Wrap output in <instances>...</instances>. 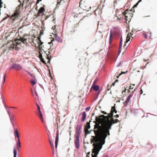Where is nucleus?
Returning a JSON list of instances; mask_svg holds the SVG:
<instances>
[{
	"mask_svg": "<svg viewBox=\"0 0 157 157\" xmlns=\"http://www.w3.org/2000/svg\"><path fill=\"white\" fill-rule=\"evenodd\" d=\"M100 121H98L94 125L95 130L94 132L95 136H92L94 139L96 140V141L98 143H99V141L100 140L101 136L103 137L104 139H105L108 135V126L106 125V122L102 126L100 125Z\"/></svg>",
	"mask_w": 157,
	"mask_h": 157,
	"instance_id": "nucleus-1",
	"label": "nucleus"
},
{
	"mask_svg": "<svg viewBox=\"0 0 157 157\" xmlns=\"http://www.w3.org/2000/svg\"><path fill=\"white\" fill-rule=\"evenodd\" d=\"M82 125H78L76 126L75 131V144L76 148L78 149L79 148V137L80 136L81 133Z\"/></svg>",
	"mask_w": 157,
	"mask_h": 157,
	"instance_id": "nucleus-2",
	"label": "nucleus"
},
{
	"mask_svg": "<svg viewBox=\"0 0 157 157\" xmlns=\"http://www.w3.org/2000/svg\"><path fill=\"white\" fill-rule=\"evenodd\" d=\"M27 38H25V36L23 37L20 36L19 39H15L14 42H13L10 46L9 48V50L16 48L17 44H20L21 42L24 44H26Z\"/></svg>",
	"mask_w": 157,
	"mask_h": 157,
	"instance_id": "nucleus-3",
	"label": "nucleus"
},
{
	"mask_svg": "<svg viewBox=\"0 0 157 157\" xmlns=\"http://www.w3.org/2000/svg\"><path fill=\"white\" fill-rule=\"evenodd\" d=\"M103 117L107 120V121L106 122V125L108 126V130L107 132H108V135H110L109 130L111 129V127L113 124L117 123L119 121V120L116 119L114 120L113 118L112 117L111 118V119L110 121L109 119V117L108 116H105L104 115H103Z\"/></svg>",
	"mask_w": 157,
	"mask_h": 157,
	"instance_id": "nucleus-4",
	"label": "nucleus"
},
{
	"mask_svg": "<svg viewBox=\"0 0 157 157\" xmlns=\"http://www.w3.org/2000/svg\"><path fill=\"white\" fill-rule=\"evenodd\" d=\"M95 141V144L93 145L94 147H98L99 151H100L102 148L103 145L105 143V140L103 137L101 136V140L99 141V143H98L96 142V139H94Z\"/></svg>",
	"mask_w": 157,
	"mask_h": 157,
	"instance_id": "nucleus-5",
	"label": "nucleus"
},
{
	"mask_svg": "<svg viewBox=\"0 0 157 157\" xmlns=\"http://www.w3.org/2000/svg\"><path fill=\"white\" fill-rule=\"evenodd\" d=\"M128 10H126L123 13V18L125 19L127 21L129 22L132 17L133 15L132 13H130ZM130 12H131L130 11Z\"/></svg>",
	"mask_w": 157,
	"mask_h": 157,
	"instance_id": "nucleus-6",
	"label": "nucleus"
},
{
	"mask_svg": "<svg viewBox=\"0 0 157 157\" xmlns=\"http://www.w3.org/2000/svg\"><path fill=\"white\" fill-rule=\"evenodd\" d=\"M19 10H17V9L14 12L13 14L12 15L10 18L11 20H13V21L15 20L17 18H18L20 16V13L18 12Z\"/></svg>",
	"mask_w": 157,
	"mask_h": 157,
	"instance_id": "nucleus-7",
	"label": "nucleus"
},
{
	"mask_svg": "<svg viewBox=\"0 0 157 157\" xmlns=\"http://www.w3.org/2000/svg\"><path fill=\"white\" fill-rule=\"evenodd\" d=\"M45 11V9L44 7H40L39 9L38 13L37 15H35V16H36V17L37 18L39 16L41 15V14L42 15H44V13H43Z\"/></svg>",
	"mask_w": 157,
	"mask_h": 157,
	"instance_id": "nucleus-8",
	"label": "nucleus"
},
{
	"mask_svg": "<svg viewBox=\"0 0 157 157\" xmlns=\"http://www.w3.org/2000/svg\"><path fill=\"white\" fill-rule=\"evenodd\" d=\"M123 15V13L121 11V10H118L116 11V16L118 20H120L121 16Z\"/></svg>",
	"mask_w": 157,
	"mask_h": 157,
	"instance_id": "nucleus-9",
	"label": "nucleus"
},
{
	"mask_svg": "<svg viewBox=\"0 0 157 157\" xmlns=\"http://www.w3.org/2000/svg\"><path fill=\"white\" fill-rule=\"evenodd\" d=\"M133 35V34H132V33H129L127 34L126 40V41L124 42L125 44L124 45V48H126L125 43H127L128 41H130V37H131L132 38H133V36H132Z\"/></svg>",
	"mask_w": 157,
	"mask_h": 157,
	"instance_id": "nucleus-10",
	"label": "nucleus"
},
{
	"mask_svg": "<svg viewBox=\"0 0 157 157\" xmlns=\"http://www.w3.org/2000/svg\"><path fill=\"white\" fill-rule=\"evenodd\" d=\"M53 41H54V39H53L52 40H51V42H49L48 43V44H50V47L48 49V52L49 54H51L52 53V51L54 49L52 43V42Z\"/></svg>",
	"mask_w": 157,
	"mask_h": 157,
	"instance_id": "nucleus-11",
	"label": "nucleus"
},
{
	"mask_svg": "<svg viewBox=\"0 0 157 157\" xmlns=\"http://www.w3.org/2000/svg\"><path fill=\"white\" fill-rule=\"evenodd\" d=\"M10 68L15 69L16 70H20L21 69V66L19 64H13L11 67Z\"/></svg>",
	"mask_w": 157,
	"mask_h": 157,
	"instance_id": "nucleus-12",
	"label": "nucleus"
},
{
	"mask_svg": "<svg viewBox=\"0 0 157 157\" xmlns=\"http://www.w3.org/2000/svg\"><path fill=\"white\" fill-rule=\"evenodd\" d=\"M95 149L93 151V153H94V154L93 155V154H91L92 157H97V155L98 154L100 151H99L98 149V147H94Z\"/></svg>",
	"mask_w": 157,
	"mask_h": 157,
	"instance_id": "nucleus-13",
	"label": "nucleus"
},
{
	"mask_svg": "<svg viewBox=\"0 0 157 157\" xmlns=\"http://www.w3.org/2000/svg\"><path fill=\"white\" fill-rule=\"evenodd\" d=\"M132 96V94H130L127 97L126 101L124 102V105H125L127 104V103H128L129 102L131 98V97Z\"/></svg>",
	"mask_w": 157,
	"mask_h": 157,
	"instance_id": "nucleus-14",
	"label": "nucleus"
},
{
	"mask_svg": "<svg viewBox=\"0 0 157 157\" xmlns=\"http://www.w3.org/2000/svg\"><path fill=\"white\" fill-rule=\"evenodd\" d=\"M82 117L81 119V121L82 122L84 121L86 118V114L85 111L83 112L82 113Z\"/></svg>",
	"mask_w": 157,
	"mask_h": 157,
	"instance_id": "nucleus-15",
	"label": "nucleus"
},
{
	"mask_svg": "<svg viewBox=\"0 0 157 157\" xmlns=\"http://www.w3.org/2000/svg\"><path fill=\"white\" fill-rule=\"evenodd\" d=\"M122 37L121 38L120 42V44H119V48L118 49V53L119 54L121 52V48L122 47Z\"/></svg>",
	"mask_w": 157,
	"mask_h": 157,
	"instance_id": "nucleus-16",
	"label": "nucleus"
},
{
	"mask_svg": "<svg viewBox=\"0 0 157 157\" xmlns=\"http://www.w3.org/2000/svg\"><path fill=\"white\" fill-rule=\"evenodd\" d=\"M111 116H110V117H112L113 116V113L114 112L115 113H117V111L116 110V109L114 107H112L111 109Z\"/></svg>",
	"mask_w": 157,
	"mask_h": 157,
	"instance_id": "nucleus-17",
	"label": "nucleus"
},
{
	"mask_svg": "<svg viewBox=\"0 0 157 157\" xmlns=\"http://www.w3.org/2000/svg\"><path fill=\"white\" fill-rule=\"evenodd\" d=\"M91 121H90L89 122H87L86 125L85 126L84 129H89L90 128V122H91Z\"/></svg>",
	"mask_w": 157,
	"mask_h": 157,
	"instance_id": "nucleus-18",
	"label": "nucleus"
},
{
	"mask_svg": "<svg viewBox=\"0 0 157 157\" xmlns=\"http://www.w3.org/2000/svg\"><path fill=\"white\" fill-rule=\"evenodd\" d=\"M14 135L15 138H19L18 131L17 129H16L14 131Z\"/></svg>",
	"mask_w": 157,
	"mask_h": 157,
	"instance_id": "nucleus-19",
	"label": "nucleus"
},
{
	"mask_svg": "<svg viewBox=\"0 0 157 157\" xmlns=\"http://www.w3.org/2000/svg\"><path fill=\"white\" fill-rule=\"evenodd\" d=\"M37 41L38 44V46L39 47V48H42V47L41 46L43 44V42H41V40L39 39H37Z\"/></svg>",
	"mask_w": 157,
	"mask_h": 157,
	"instance_id": "nucleus-20",
	"label": "nucleus"
},
{
	"mask_svg": "<svg viewBox=\"0 0 157 157\" xmlns=\"http://www.w3.org/2000/svg\"><path fill=\"white\" fill-rule=\"evenodd\" d=\"M128 72V71H121L120 74L119 75L117 74V75L116 77L117 78H119V76L122 75H124L126 73H127Z\"/></svg>",
	"mask_w": 157,
	"mask_h": 157,
	"instance_id": "nucleus-21",
	"label": "nucleus"
},
{
	"mask_svg": "<svg viewBox=\"0 0 157 157\" xmlns=\"http://www.w3.org/2000/svg\"><path fill=\"white\" fill-rule=\"evenodd\" d=\"M89 129H84V132L85 133V137H86V136L87 134H90L91 131L90 130V131L88 130Z\"/></svg>",
	"mask_w": 157,
	"mask_h": 157,
	"instance_id": "nucleus-22",
	"label": "nucleus"
},
{
	"mask_svg": "<svg viewBox=\"0 0 157 157\" xmlns=\"http://www.w3.org/2000/svg\"><path fill=\"white\" fill-rule=\"evenodd\" d=\"M113 37L112 36V33L111 32L110 33V37L109 38V44H111L112 43V41L113 40Z\"/></svg>",
	"mask_w": 157,
	"mask_h": 157,
	"instance_id": "nucleus-23",
	"label": "nucleus"
},
{
	"mask_svg": "<svg viewBox=\"0 0 157 157\" xmlns=\"http://www.w3.org/2000/svg\"><path fill=\"white\" fill-rule=\"evenodd\" d=\"M35 80H36V79H31L30 81V82L33 86L36 83V81Z\"/></svg>",
	"mask_w": 157,
	"mask_h": 157,
	"instance_id": "nucleus-24",
	"label": "nucleus"
},
{
	"mask_svg": "<svg viewBox=\"0 0 157 157\" xmlns=\"http://www.w3.org/2000/svg\"><path fill=\"white\" fill-rule=\"evenodd\" d=\"M93 87L94 90L96 91H98L99 89V86L98 85L94 86Z\"/></svg>",
	"mask_w": 157,
	"mask_h": 157,
	"instance_id": "nucleus-25",
	"label": "nucleus"
},
{
	"mask_svg": "<svg viewBox=\"0 0 157 157\" xmlns=\"http://www.w3.org/2000/svg\"><path fill=\"white\" fill-rule=\"evenodd\" d=\"M6 79H0V85H3Z\"/></svg>",
	"mask_w": 157,
	"mask_h": 157,
	"instance_id": "nucleus-26",
	"label": "nucleus"
},
{
	"mask_svg": "<svg viewBox=\"0 0 157 157\" xmlns=\"http://www.w3.org/2000/svg\"><path fill=\"white\" fill-rule=\"evenodd\" d=\"M17 155V151L15 147L13 149V157H16Z\"/></svg>",
	"mask_w": 157,
	"mask_h": 157,
	"instance_id": "nucleus-27",
	"label": "nucleus"
},
{
	"mask_svg": "<svg viewBox=\"0 0 157 157\" xmlns=\"http://www.w3.org/2000/svg\"><path fill=\"white\" fill-rule=\"evenodd\" d=\"M59 140V135H56L55 143H58Z\"/></svg>",
	"mask_w": 157,
	"mask_h": 157,
	"instance_id": "nucleus-28",
	"label": "nucleus"
},
{
	"mask_svg": "<svg viewBox=\"0 0 157 157\" xmlns=\"http://www.w3.org/2000/svg\"><path fill=\"white\" fill-rule=\"evenodd\" d=\"M49 142H50L51 147L52 149H53L54 148V146L52 142H51L50 140H49Z\"/></svg>",
	"mask_w": 157,
	"mask_h": 157,
	"instance_id": "nucleus-29",
	"label": "nucleus"
},
{
	"mask_svg": "<svg viewBox=\"0 0 157 157\" xmlns=\"http://www.w3.org/2000/svg\"><path fill=\"white\" fill-rule=\"evenodd\" d=\"M16 145L18 150H19V148L21 147V143H16Z\"/></svg>",
	"mask_w": 157,
	"mask_h": 157,
	"instance_id": "nucleus-30",
	"label": "nucleus"
},
{
	"mask_svg": "<svg viewBox=\"0 0 157 157\" xmlns=\"http://www.w3.org/2000/svg\"><path fill=\"white\" fill-rule=\"evenodd\" d=\"M38 113L39 117H42V116H43V115L40 110H38Z\"/></svg>",
	"mask_w": 157,
	"mask_h": 157,
	"instance_id": "nucleus-31",
	"label": "nucleus"
},
{
	"mask_svg": "<svg viewBox=\"0 0 157 157\" xmlns=\"http://www.w3.org/2000/svg\"><path fill=\"white\" fill-rule=\"evenodd\" d=\"M102 113H104L105 114H108L107 116H108L109 117V118H110V116H111V114L110 113H107L103 111Z\"/></svg>",
	"mask_w": 157,
	"mask_h": 157,
	"instance_id": "nucleus-32",
	"label": "nucleus"
},
{
	"mask_svg": "<svg viewBox=\"0 0 157 157\" xmlns=\"http://www.w3.org/2000/svg\"><path fill=\"white\" fill-rule=\"evenodd\" d=\"M9 116V117H10V121L11 122V123L13 124V123H12V121H13V118L12 117L11 115H10V116Z\"/></svg>",
	"mask_w": 157,
	"mask_h": 157,
	"instance_id": "nucleus-33",
	"label": "nucleus"
},
{
	"mask_svg": "<svg viewBox=\"0 0 157 157\" xmlns=\"http://www.w3.org/2000/svg\"><path fill=\"white\" fill-rule=\"evenodd\" d=\"M143 35L145 38L147 39V36L145 33H143Z\"/></svg>",
	"mask_w": 157,
	"mask_h": 157,
	"instance_id": "nucleus-34",
	"label": "nucleus"
},
{
	"mask_svg": "<svg viewBox=\"0 0 157 157\" xmlns=\"http://www.w3.org/2000/svg\"><path fill=\"white\" fill-rule=\"evenodd\" d=\"M111 87H112V86H110L109 85H108L107 86V89H108V90H110Z\"/></svg>",
	"mask_w": 157,
	"mask_h": 157,
	"instance_id": "nucleus-35",
	"label": "nucleus"
},
{
	"mask_svg": "<svg viewBox=\"0 0 157 157\" xmlns=\"http://www.w3.org/2000/svg\"><path fill=\"white\" fill-rule=\"evenodd\" d=\"M40 60L41 61V62L42 63H44V64H46V62L44 60V59L43 58H42L40 59Z\"/></svg>",
	"mask_w": 157,
	"mask_h": 157,
	"instance_id": "nucleus-36",
	"label": "nucleus"
},
{
	"mask_svg": "<svg viewBox=\"0 0 157 157\" xmlns=\"http://www.w3.org/2000/svg\"><path fill=\"white\" fill-rule=\"evenodd\" d=\"M90 107H87L86 108L85 110L86 111H88L90 110Z\"/></svg>",
	"mask_w": 157,
	"mask_h": 157,
	"instance_id": "nucleus-37",
	"label": "nucleus"
},
{
	"mask_svg": "<svg viewBox=\"0 0 157 157\" xmlns=\"http://www.w3.org/2000/svg\"><path fill=\"white\" fill-rule=\"evenodd\" d=\"M98 79H95V80L94 81L92 86H93L95 83L97 82L98 81Z\"/></svg>",
	"mask_w": 157,
	"mask_h": 157,
	"instance_id": "nucleus-38",
	"label": "nucleus"
},
{
	"mask_svg": "<svg viewBox=\"0 0 157 157\" xmlns=\"http://www.w3.org/2000/svg\"><path fill=\"white\" fill-rule=\"evenodd\" d=\"M6 111L8 113L9 116H10V110L8 109H6Z\"/></svg>",
	"mask_w": 157,
	"mask_h": 157,
	"instance_id": "nucleus-39",
	"label": "nucleus"
},
{
	"mask_svg": "<svg viewBox=\"0 0 157 157\" xmlns=\"http://www.w3.org/2000/svg\"><path fill=\"white\" fill-rule=\"evenodd\" d=\"M89 7H90H90L89 6H88L87 7V6H86V7L85 8H84V9H85L86 10H88L89 9Z\"/></svg>",
	"mask_w": 157,
	"mask_h": 157,
	"instance_id": "nucleus-40",
	"label": "nucleus"
},
{
	"mask_svg": "<svg viewBox=\"0 0 157 157\" xmlns=\"http://www.w3.org/2000/svg\"><path fill=\"white\" fill-rule=\"evenodd\" d=\"M142 0H139V1L137 2V3L133 7H136L137 5L138 4V3L140 2H141Z\"/></svg>",
	"mask_w": 157,
	"mask_h": 157,
	"instance_id": "nucleus-41",
	"label": "nucleus"
},
{
	"mask_svg": "<svg viewBox=\"0 0 157 157\" xmlns=\"http://www.w3.org/2000/svg\"><path fill=\"white\" fill-rule=\"evenodd\" d=\"M39 57L40 59H41L42 58H43L42 54L40 53V54L39 55Z\"/></svg>",
	"mask_w": 157,
	"mask_h": 157,
	"instance_id": "nucleus-42",
	"label": "nucleus"
},
{
	"mask_svg": "<svg viewBox=\"0 0 157 157\" xmlns=\"http://www.w3.org/2000/svg\"><path fill=\"white\" fill-rule=\"evenodd\" d=\"M36 105L37 107V108H38V110H40V107L39 106V105L37 104H36Z\"/></svg>",
	"mask_w": 157,
	"mask_h": 157,
	"instance_id": "nucleus-43",
	"label": "nucleus"
},
{
	"mask_svg": "<svg viewBox=\"0 0 157 157\" xmlns=\"http://www.w3.org/2000/svg\"><path fill=\"white\" fill-rule=\"evenodd\" d=\"M92 138H93V139H91V141H90V143L91 144H92L93 143V142L94 141L95 142V141H94V138L92 137Z\"/></svg>",
	"mask_w": 157,
	"mask_h": 157,
	"instance_id": "nucleus-44",
	"label": "nucleus"
},
{
	"mask_svg": "<svg viewBox=\"0 0 157 157\" xmlns=\"http://www.w3.org/2000/svg\"><path fill=\"white\" fill-rule=\"evenodd\" d=\"M51 15H48V16H46V17L45 18H44V20H47V19Z\"/></svg>",
	"mask_w": 157,
	"mask_h": 157,
	"instance_id": "nucleus-45",
	"label": "nucleus"
},
{
	"mask_svg": "<svg viewBox=\"0 0 157 157\" xmlns=\"http://www.w3.org/2000/svg\"><path fill=\"white\" fill-rule=\"evenodd\" d=\"M56 28V25H54V26L52 27V29L53 30H54Z\"/></svg>",
	"mask_w": 157,
	"mask_h": 157,
	"instance_id": "nucleus-46",
	"label": "nucleus"
},
{
	"mask_svg": "<svg viewBox=\"0 0 157 157\" xmlns=\"http://www.w3.org/2000/svg\"><path fill=\"white\" fill-rule=\"evenodd\" d=\"M21 143L20 140L19 138H17V143Z\"/></svg>",
	"mask_w": 157,
	"mask_h": 157,
	"instance_id": "nucleus-47",
	"label": "nucleus"
},
{
	"mask_svg": "<svg viewBox=\"0 0 157 157\" xmlns=\"http://www.w3.org/2000/svg\"><path fill=\"white\" fill-rule=\"evenodd\" d=\"M52 152L53 155H54V148H53V149H52Z\"/></svg>",
	"mask_w": 157,
	"mask_h": 157,
	"instance_id": "nucleus-48",
	"label": "nucleus"
},
{
	"mask_svg": "<svg viewBox=\"0 0 157 157\" xmlns=\"http://www.w3.org/2000/svg\"><path fill=\"white\" fill-rule=\"evenodd\" d=\"M40 119H41V121H42V122L44 123V121H43V116H42V117H40Z\"/></svg>",
	"mask_w": 157,
	"mask_h": 157,
	"instance_id": "nucleus-49",
	"label": "nucleus"
},
{
	"mask_svg": "<svg viewBox=\"0 0 157 157\" xmlns=\"http://www.w3.org/2000/svg\"><path fill=\"white\" fill-rule=\"evenodd\" d=\"M58 143H55V148H57V146H58Z\"/></svg>",
	"mask_w": 157,
	"mask_h": 157,
	"instance_id": "nucleus-50",
	"label": "nucleus"
},
{
	"mask_svg": "<svg viewBox=\"0 0 157 157\" xmlns=\"http://www.w3.org/2000/svg\"><path fill=\"white\" fill-rule=\"evenodd\" d=\"M115 117L116 118H118L119 117V115L118 114H117L115 116Z\"/></svg>",
	"mask_w": 157,
	"mask_h": 157,
	"instance_id": "nucleus-51",
	"label": "nucleus"
},
{
	"mask_svg": "<svg viewBox=\"0 0 157 157\" xmlns=\"http://www.w3.org/2000/svg\"><path fill=\"white\" fill-rule=\"evenodd\" d=\"M41 0H37L36 4H37V3H38L40 1H41Z\"/></svg>",
	"mask_w": 157,
	"mask_h": 157,
	"instance_id": "nucleus-52",
	"label": "nucleus"
},
{
	"mask_svg": "<svg viewBox=\"0 0 157 157\" xmlns=\"http://www.w3.org/2000/svg\"><path fill=\"white\" fill-rule=\"evenodd\" d=\"M35 94L36 95V96L38 98L39 97H38V96L36 93V91H35Z\"/></svg>",
	"mask_w": 157,
	"mask_h": 157,
	"instance_id": "nucleus-53",
	"label": "nucleus"
},
{
	"mask_svg": "<svg viewBox=\"0 0 157 157\" xmlns=\"http://www.w3.org/2000/svg\"><path fill=\"white\" fill-rule=\"evenodd\" d=\"M115 82H114L112 84V85L111 86H115Z\"/></svg>",
	"mask_w": 157,
	"mask_h": 157,
	"instance_id": "nucleus-54",
	"label": "nucleus"
},
{
	"mask_svg": "<svg viewBox=\"0 0 157 157\" xmlns=\"http://www.w3.org/2000/svg\"><path fill=\"white\" fill-rule=\"evenodd\" d=\"M118 82V79H116V80L115 81V83L116 82Z\"/></svg>",
	"mask_w": 157,
	"mask_h": 157,
	"instance_id": "nucleus-55",
	"label": "nucleus"
},
{
	"mask_svg": "<svg viewBox=\"0 0 157 157\" xmlns=\"http://www.w3.org/2000/svg\"><path fill=\"white\" fill-rule=\"evenodd\" d=\"M133 87H132H132H131V86H129V89H133Z\"/></svg>",
	"mask_w": 157,
	"mask_h": 157,
	"instance_id": "nucleus-56",
	"label": "nucleus"
},
{
	"mask_svg": "<svg viewBox=\"0 0 157 157\" xmlns=\"http://www.w3.org/2000/svg\"><path fill=\"white\" fill-rule=\"evenodd\" d=\"M126 88H125L124 89V90H123V92L124 93H125L126 92Z\"/></svg>",
	"mask_w": 157,
	"mask_h": 157,
	"instance_id": "nucleus-57",
	"label": "nucleus"
},
{
	"mask_svg": "<svg viewBox=\"0 0 157 157\" xmlns=\"http://www.w3.org/2000/svg\"><path fill=\"white\" fill-rule=\"evenodd\" d=\"M59 131H58V130H57L56 135H59Z\"/></svg>",
	"mask_w": 157,
	"mask_h": 157,
	"instance_id": "nucleus-58",
	"label": "nucleus"
},
{
	"mask_svg": "<svg viewBox=\"0 0 157 157\" xmlns=\"http://www.w3.org/2000/svg\"><path fill=\"white\" fill-rule=\"evenodd\" d=\"M90 152H87V154L88 155H89L90 154Z\"/></svg>",
	"mask_w": 157,
	"mask_h": 157,
	"instance_id": "nucleus-59",
	"label": "nucleus"
},
{
	"mask_svg": "<svg viewBox=\"0 0 157 157\" xmlns=\"http://www.w3.org/2000/svg\"><path fill=\"white\" fill-rule=\"evenodd\" d=\"M55 18L53 19V21H54L55 23V21H55Z\"/></svg>",
	"mask_w": 157,
	"mask_h": 157,
	"instance_id": "nucleus-60",
	"label": "nucleus"
},
{
	"mask_svg": "<svg viewBox=\"0 0 157 157\" xmlns=\"http://www.w3.org/2000/svg\"><path fill=\"white\" fill-rule=\"evenodd\" d=\"M6 78V75H4V77L3 78Z\"/></svg>",
	"mask_w": 157,
	"mask_h": 157,
	"instance_id": "nucleus-61",
	"label": "nucleus"
},
{
	"mask_svg": "<svg viewBox=\"0 0 157 157\" xmlns=\"http://www.w3.org/2000/svg\"><path fill=\"white\" fill-rule=\"evenodd\" d=\"M34 90H35V91H36V87H35L34 88Z\"/></svg>",
	"mask_w": 157,
	"mask_h": 157,
	"instance_id": "nucleus-62",
	"label": "nucleus"
},
{
	"mask_svg": "<svg viewBox=\"0 0 157 157\" xmlns=\"http://www.w3.org/2000/svg\"><path fill=\"white\" fill-rule=\"evenodd\" d=\"M82 0H81L80 2V3L82 2Z\"/></svg>",
	"mask_w": 157,
	"mask_h": 157,
	"instance_id": "nucleus-63",
	"label": "nucleus"
},
{
	"mask_svg": "<svg viewBox=\"0 0 157 157\" xmlns=\"http://www.w3.org/2000/svg\"><path fill=\"white\" fill-rule=\"evenodd\" d=\"M94 113H93V114H92V116H94Z\"/></svg>",
	"mask_w": 157,
	"mask_h": 157,
	"instance_id": "nucleus-64",
	"label": "nucleus"
}]
</instances>
